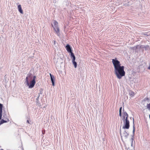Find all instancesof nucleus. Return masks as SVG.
<instances>
[{
    "mask_svg": "<svg viewBox=\"0 0 150 150\" xmlns=\"http://www.w3.org/2000/svg\"><path fill=\"white\" fill-rule=\"evenodd\" d=\"M112 62L114 65L115 69V73L117 78L120 79L122 77L125 75V72L124 71V67L121 66L120 62L117 59H112Z\"/></svg>",
    "mask_w": 150,
    "mask_h": 150,
    "instance_id": "nucleus-1",
    "label": "nucleus"
},
{
    "mask_svg": "<svg viewBox=\"0 0 150 150\" xmlns=\"http://www.w3.org/2000/svg\"><path fill=\"white\" fill-rule=\"evenodd\" d=\"M27 122H28V123H29V121H28V120L27 121Z\"/></svg>",
    "mask_w": 150,
    "mask_h": 150,
    "instance_id": "nucleus-18",
    "label": "nucleus"
},
{
    "mask_svg": "<svg viewBox=\"0 0 150 150\" xmlns=\"http://www.w3.org/2000/svg\"><path fill=\"white\" fill-rule=\"evenodd\" d=\"M74 67L75 68H76L77 67V63L75 61H72Z\"/></svg>",
    "mask_w": 150,
    "mask_h": 150,
    "instance_id": "nucleus-12",
    "label": "nucleus"
},
{
    "mask_svg": "<svg viewBox=\"0 0 150 150\" xmlns=\"http://www.w3.org/2000/svg\"><path fill=\"white\" fill-rule=\"evenodd\" d=\"M42 134H45V130H42Z\"/></svg>",
    "mask_w": 150,
    "mask_h": 150,
    "instance_id": "nucleus-16",
    "label": "nucleus"
},
{
    "mask_svg": "<svg viewBox=\"0 0 150 150\" xmlns=\"http://www.w3.org/2000/svg\"><path fill=\"white\" fill-rule=\"evenodd\" d=\"M147 108L150 109V103L147 105Z\"/></svg>",
    "mask_w": 150,
    "mask_h": 150,
    "instance_id": "nucleus-15",
    "label": "nucleus"
},
{
    "mask_svg": "<svg viewBox=\"0 0 150 150\" xmlns=\"http://www.w3.org/2000/svg\"><path fill=\"white\" fill-rule=\"evenodd\" d=\"M144 35H147V36L148 35H147L146 34H144Z\"/></svg>",
    "mask_w": 150,
    "mask_h": 150,
    "instance_id": "nucleus-19",
    "label": "nucleus"
},
{
    "mask_svg": "<svg viewBox=\"0 0 150 150\" xmlns=\"http://www.w3.org/2000/svg\"><path fill=\"white\" fill-rule=\"evenodd\" d=\"M129 94L131 96H133L135 94L132 91H130L129 93Z\"/></svg>",
    "mask_w": 150,
    "mask_h": 150,
    "instance_id": "nucleus-11",
    "label": "nucleus"
},
{
    "mask_svg": "<svg viewBox=\"0 0 150 150\" xmlns=\"http://www.w3.org/2000/svg\"><path fill=\"white\" fill-rule=\"evenodd\" d=\"M123 121L128 120V115L126 112H124L123 115H121Z\"/></svg>",
    "mask_w": 150,
    "mask_h": 150,
    "instance_id": "nucleus-5",
    "label": "nucleus"
},
{
    "mask_svg": "<svg viewBox=\"0 0 150 150\" xmlns=\"http://www.w3.org/2000/svg\"><path fill=\"white\" fill-rule=\"evenodd\" d=\"M127 150H133V149H130L129 148H128L127 149Z\"/></svg>",
    "mask_w": 150,
    "mask_h": 150,
    "instance_id": "nucleus-17",
    "label": "nucleus"
},
{
    "mask_svg": "<svg viewBox=\"0 0 150 150\" xmlns=\"http://www.w3.org/2000/svg\"><path fill=\"white\" fill-rule=\"evenodd\" d=\"M66 50L67 52H70L71 54V52H72L71 51V49L70 45H67L66 46Z\"/></svg>",
    "mask_w": 150,
    "mask_h": 150,
    "instance_id": "nucleus-7",
    "label": "nucleus"
},
{
    "mask_svg": "<svg viewBox=\"0 0 150 150\" xmlns=\"http://www.w3.org/2000/svg\"><path fill=\"white\" fill-rule=\"evenodd\" d=\"M18 8L19 12L21 14H23V11L22 9L21 6L20 5H19L18 6Z\"/></svg>",
    "mask_w": 150,
    "mask_h": 150,
    "instance_id": "nucleus-8",
    "label": "nucleus"
},
{
    "mask_svg": "<svg viewBox=\"0 0 150 150\" xmlns=\"http://www.w3.org/2000/svg\"><path fill=\"white\" fill-rule=\"evenodd\" d=\"M50 76L51 80V81L52 85L53 86H54V76L52 75L50 73Z\"/></svg>",
    "mask_w": 150,
    "mask_h": 150,
    "instance_id": "nucleus-6",
    "label": "nucleus"
},
{
    "mask_svg": "<svg viewBox=\"0 0 150 150\" xmlns=\"http://www.w3.org/2000/svg\"><path fill=\"white\" fill-rule=\"evenodd\" d=\"M71 57L72 58V61H75L76 58L73 52H71Z\"/></svg>",
    "mask_w": 150,
    "mask_h": 150,
    "instance_id": "nucleus-10",
    "label": "nucleus"
},
{
    "mask_svg": "<svg viewBox=\"0 0 150 150\" xmlns=\"http://www.w3.org/2000/svg\"><path fill=\"white\" fill-rule=\"evenodd\" d=\"M122 107H121L119 109V116L120 117L121 116V111H122Z\"/></svg>",
    "mask_w": 150,
    "mask_h": 150,
    "instance_id": "nucleus-14",
    "label": "nucleus"
},
{
    "mask_svg": "<svg viewBox=\"0 0 150 150\" xmlns=\"http://www.w3.org/2000/svg\"><path fill=\"white\" fill-rule=\"evenodd\" d=\"M124 125L123 126V128L125 129H128L129 127V120H127L123 121Z\"/></svg>",
    "mask_w": 150,
    "mask_h": 150,
    "instance_id": "nucleus-4",
    "label": "nucleus"
},
{
    "mask_svg": "<svg viewBox=\"0 0 150 150\" xmlns=\"http://www.w3.org/2000/svg\"><path fill=\"white\" fill-rule=\"evenodd\" d=\"M53 23L54 25L52 24V27L53 28L54 30L56 32V33L58 35H59V29L58 26V23L55 20H53Z\"/></svg>",
    "mask_w": 150,
    "mask_h": 150,
    "instance_id": "nucleus-3",
    "label": "nucleus"
},
{
    "mask_svg": "<svg viewBox=\"0 0 150 150\" xmlns=\"http://www.w3.org/2000/svg\"><path fill=\"white\" fill-rule=\"evenodd\" d=\"M7 122V121H5L3 119H2L0 122V125L4 123H6Z\"/></svg>",
    "mask_w": 150,
    "mask_h": 150,
    "instance_id": "nucleus-13",
    "label": "nucleus"
},
{
    "mask_svg": "<svg viewBox=\"0 0 150 150\" xmlns=\"http://www.w3.org/2000/svg\"><path fill=\"white\" fill-rule=\"evenodd\" d=\"M36 78L35 76H34L32 77L30 74H28L26 77V82L29 88H32L34 86L35 83Z\"/></svg>",
    "mask_w": 150,
    "mask_h": 150,
    "instance_id": "nucleus-2",
    "label": "nucleus"
},
{
    "mask_svg": "<svg viewBox=\"0 0 150 150\" xmlns=\"http://www.w3.org/2000/svg\"><path fill=\"white\" fill-rule=\"evenodd\" d=\"M3 105L0 103V120L1 119L2 117V110Z\"/></svg>",
    "mask_w": 150,
    "mask_h": 150,
    "instance_id": "nucleus-9",
    "label": "nucleus"
}]
</instances>
